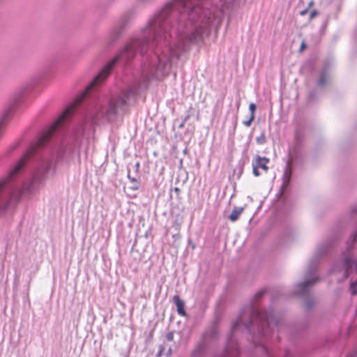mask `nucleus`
<instances>
[{
	"label": "nucleus",
	"instance_id": "23",
	"mask_svg": "<svg viewBox=\"0 0 357 357\" xmlns=\"http://www.w3.org/2000/svg\"><path fill=\"white\" fill-rule=\"evenodd\" d=\"M252 323V321H249L248 323H244L245 327H249Z\"/></svg>",
	"mask_w": 357,
	"mask_h": 357
},
{
	"label": "nucleus",
	"instance_id": "18",
	"mask_svg": "<svg viewBox=\"0 0 357 357\" xmlns=\"http://www.w3.org/2000/svg\"><path fill=\"white\" fill-rule=\"evenodd\" d=\"M128 178L130 182L134 183H139L137 180L135 178L130 177V175L128 176Z\"/></svg>",
	"mask_w": 357,
	"mask_h": 357
},
{
	"label": "nucleus",
	"instance_id": "11",
	"mask_svg": "<svg viewBox=\"0 0 357 357\" xmlns=\"http://www.w3.org/2000/svg\"><path fill=\"white\" fill-rule=\"evenodd\" d=\"M256 142L258 144H264L266 142V137L264 133H261L256 138Z\"/></svg>",
	"mask_w": 357,
	"mask_h": 357
},
{
	"label": "nucleus",
	"instance_id": "13",
	"mask_svg": "<svg viewBox=\"0 0 357 357\" xmlns=\"http://www.w3.org/2000/svg\"><path fill=\"white\" fill-rule=\"evenodd\" d=\"M350 290L353 295L357 294V283L356 282H351L350 285Z\"/></svg>",
	"mask_w": 357,
	"mask_h": 357
},
{
	"label": "nucleus",
	"instance_id": "4",
	"mask_svg": "<svg viewBox=\"0 0 357 357\" xmlns=\"http://www.w3.org/2000/svg\"><path fill=\"white\" fill-rule=\"evenodd\" d=\"M255 317L257 319L261 321L262 330L264 331V327L266 326H271L273 325L277 324V321L275 319V316L273 313H261L256 312Z\"/></svg>",
	"mask_w": 357,
	"mask_h": 357
},
{
	"label": "nucleus",
	"instance_id": "15",
	"mask_svg": "<svg viewBox=\"0 0 357 357\" xmlns=\"http://www.w3.org/2000/svg\"><path fill=\"white\" fill-rule=\"evenodd\" d=\"M252 168H253V174L255 176H259L260 175V173L259 172V168L257 167L256 165H255L253 163H252Z\"/></svg>",
	"mask_w": 357,
	"mask_h": 357
},
{
	"label": "nucleus",
	"instance_id": "25",
	"mask_svg": "<svg viewBox=\"0 0 357 357\" xmlns=\"http://www.w3.org/2000/svg\"><path fill=\"white\" fill-rule=\"evenodd\" d=\"M286 357H291V356L289 354H287Z\"/></svg>",
	"mask_w": 357,
	"mask_h": 357
},
{
	"label": "nucleus",
	"instance_id": "16",
	"mask_svg": "<svg viewBox=\"0 0 357 357\" xmlns=\"http://www.w3.org/2000/svg\"><path fill=\"white\" fill-rule=\"evenodd\" d=\"M305 48H306L305 43L304 41H302L301 46H300L299 51L303 52Z\"/></svg>",
	"mask_w": 357,
	"mask_h": 357
},
{
	"label": "nucleus",
	"instance_id": "26",
	"mask_svg": "<svg viewBox=\"0 0 357 357\" xmlns=\"http://www.w3.org/2000/svg\"><path fill=\"white\" fill-rule=\"evenodd\" d=\"M312 5V2H310L309 4V7H310Z\"/></svg>",
	"mask_w": 357,
	"mask_h": 357
},
{
	"label": "nucleus",
	"instance_id": "5",
	"mask_svg": "<svg viewBox=\"0 0 357 357\" xmlns=\"http://www.w3.org/2000/svg\"><path fill=\"white\" fill-rule=\"evenodd\" d=\"M344 266L345 268L344 278H347L350 271H357V260L347 257L344 261Z\"/></svg>",
	"mask_w": 357,
	"mask_h": 357
},
{
	"label": "nucleus",
	"instance_id": "17",
	"mask_svg": "<svg viewBox=\"0 0 357 357\" xmlns=\"http://www.w3.org/2000/svg\"><path fill=\"white\" fill-rule=\"evenodd\" d=\"M318 15V13L316 10H313L310 13V18L312 20L315 17Z\"/></svg>",
	"mask_w": 357,
	"mask_h": 357
},
{
	"label": "nucleus",
	"instance_id": "21",
	"mask_svg": "<svg viewBox=\"0 0 357 357\" xmlns=\"http://www.w3.org/2000/svg\"><path fill=\"white\" fill-rule=\"evenodd\" d=\"M264 293H265V291H264V290L259 291V292H257V293L256 294V297H260V296H262Z\"/></svg>",
	"mask_w": 357,
	"mask_h": 357
},
{
	"label": "nucleus",
	"instance_id": "10",
	"mask_svg": "<svg viewBox=\"0 0 357 357\" xmlns=\"http://www.w3.org/2000/svg\"><path fill=\"white\" fill-rule=\"evenodd\" d=\"M326 81H327L326 73L325 72H322L321 74V77L319 79L318 84L320 86H323L326 84Z\"/></svg>",
	"mask_w": 357,
	"mask_h": 357
},
{
	"label": "nucleus",
	"instance_id": "8",
	"mask_svg": "<svg viewBox=\"0 0 357 357\" xmlns=\"http://www.w3.org/2000/svg\"><path fill=\"white\" fill-rule=\"evenodd\" d=\"M249 109L251 112L249 119L243 122V125L246 127H250L255 119V110H256V105L255 103H250L249 105Z\"/></svg>",
	"mask_w": 357,
	"mask_h": 357
},
{
	"label": "nucleus",
	"instance_id": "22",
	"mask_svg": "<svg viewBox=\"0 0 357 357\" xmlns=\"http://www.w3.org/2000/svg\"><path fill=\"white\" fill-rule=\"evenodd\" d=\"M174 192H175L178 195H179L180 191H181V190H180V189H179V188H178V187H175V188H174Z\"/></svg>",
	"mask_w": 357,
	"mask_h": 357
},
{
	"label": "nucleus",
	"instance_id": "19",
	"mask_svg": "<svg viewBox=\"0 0 357 357\" xmlns=\"http://www.w3.org/2000/svg\"><path fill=\"white\" fill-rule=\"evenodd\" d=\"M307 12H308V8L305 9V10H302V11H301L300 12V15L301 16H303V15H306L307 13Z\"/></svg>",
	"mask_w": 357,
	"mask_h": 357
},
{
	"label": "nucleus",
	"instance_id": "14",
	"mask_svg": "<svg viewBox=\"0 0 357 357\" xmlns=\"http://www.w3.org/2000/svg\"><path fill=\"white\" fill-rule=\"evenodd\" d=\"M315 282L314 280H307L303 282L301 286L303 289H305L306 287H309L310 285L314 284Z\"/></svg>",
	"mask_w": 357,
	"mask_h": 357
},
{
	"label": "nucleus",
	"instance_id": "9",
	"mask_svg": "<svg viewBox=\"0 0 357 357\" xmlns=\"http://www.w3.org/2000/svg\"><path fill=\"white\" fill-rule=\"evenodd\" d=\"M243 211H244L243 207H235L233 209L231 213L229 215V219L231 222L236 221L239 218L240 215L242 214Z\"/></svg>",
	"mask_w": 357,
	"mask_h": 357
},
{
	"label": "nucleus",
	"instance_id": "6",
	"mask_svg": "<svg viewBox=\"0 0 357 357\" xmlns=\"http://www.w3.org/2000/svg\"><path fill=\"white\" fill-rule=\"evenodd\" d=\"M269 159L266 157H261L259 155H256L255 157V160L253 161V164L257 166L259 169H262L265 172L268 170V167L267 166L269 162Z\"/></svg>",
	"mask_w": 357,
	"mask_h": 357
},
{
	"label": "nucleus",
	"instance_id": "3",
	"mask_svg": "<svg viewBox=\"0 0 357 357\" xmlns=\"http://www.w3.org/2000/svg\"><path fill=\"white\" fill-rule=\"evenodd\" d=\"M178 26H181V24L178 23ZM180 27L176 28L175 30L172 28V31H174L176 35H178V41L181 44L178 45L177 48L178 50H170V58L169 61H172L174 57L178 59L181 52L185 50V46L187 44H199L203 42L204 35L208 32V27H199L197 28L189 36L186 40V41H183V36L180 34Z\"/></svg>",
	"mask_w": 357,
	"mask_h": 357
},
{
	"label": "nucleus",
	"instance_id": "7",
	"mask_svg": "<svg viewBox=\"0 0 357 357\" xmlns=\"http://www.w3.org/2000/svg\"><path fill=\"white\" fill-rule=\"evenodd\" d=\"M173 301L176 306L177 312L181 316H185L186 312L185 310V303L183 301L181 300L180 297L178 295H175L173 297Z\"/></svg>",
	"mask_w": 357,
	"mask_h": 357
},
{
	"label": "nucleus",
	"instance_id": "24",
	"mask_svg": "<svg viewBox=\"0 0 357 357\" xmlns=\"http://www.w3.org/2000/svg\"><path fill=\"white\" fill-rule=\"evenodd\" d=\"M243 315H241V318H240V321H241H241H243Z\"/></svg>",
	"mask_w": 357,
	"mask_h": 357
},
{
	"label": "nucleus",
	"instance_id": "12",
	"mask_svg": "<svg viewBox=\"0 0 357 357\" xmlns=\"http://www.w3.org/2000/svg\"><path fill=\"white\" fill-rule=\"evenodd\" d=\"M291 173V161H289L286 166V169L284 172V175H285V176L288 177V179H289V178H290Z\"/></svg>",
	"mask_w": 357,
	"mask_h": 357
},
{
	"label": "nucleus",
	"instance_id": "20",
	"mask_svg": "<svg viewBox=\"0 0 357 357\" xmlns=\"http://www.w3.org/2000/svg\"><path fill=\"white\" fill-rule=\"evenodd\" d=\"M131 189L133 190H137L139 189V183L133 185V186L131 187Z\"/></svg>",
	"mask_w": 357,
	"mask_h": 357
},
{
	"label": "nucleus",
	"instance_id": "2",
	"mask_svg": "<svg viewBox=\"0 0 357 357\" xmlns=\"http://www.w3.org/2000/svg\"><path fill=\"white\" fill-rule=\"evenodd\" d=\"M138 94L139 89L136 86L123 91L120 96L109 101L107 108L101 112L102 116L109 122L115 121L128 112L130 104L135 102Z\"/></svg>",
	"mask_w": 357,
	"mask_h": 357
},
{
	"label": "nucleus",
	"instance_id": "1",
	"mask_svg": "<svg viewBox=\"0 0 357 357\" xmlns=\"http://www.w3.org/2000/svg\"><path fill=\"white\" fill-rule=\"evenodd\" d=\"M199 9V8L197 6L191 8L190 0H175L174 2L167 4L159 15L148 25L147 32L153 38L151 41H149L148 39L145 40H132L126 45L123 51L117 56L105 65L99 74L87 86L82 97L78 98L75 100V103L67 108L51 127L42 134L34 146L20 158L14 168L10 171L8 177L0 181V211L14 207L20 199L19 194L17 192H13L9 199L7 200L6 197L3 195V189L7 181L18 174L26 164L29 157L33 155L37 149L43 146L49 141L57 128H59L64 120L74 112L76 106L81 102L84 96L89 93L91 89L98 86L105 80L109 75L116 61L119 59H123L125 61L132 59L137 51L141 54H144L149 48H152L157 45L158 43L162 42V40H166L168 37L171 38L172 32L168 33L170 31L167 28L169 25L167 17L170 13L174 12L175 10L182 12L183 17H185L187 15L190 20H194V15Z\"/></svg>",
	"mask_w": 357,
	"mask_h": 357
}]
</instances>
